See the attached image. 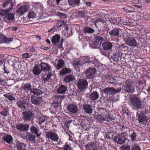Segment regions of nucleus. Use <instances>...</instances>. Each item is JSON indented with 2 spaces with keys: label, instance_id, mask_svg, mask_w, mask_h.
<instances>
[{
  "label": "nucleus",
  "instance_id": "1",
  "mask_svg": "<svg viewBox=\"0 0 150 150\" xmlns=\"http://www.w3.org/2000/svg\"><path fill=\"white\" fill-rule=\"evenodd\" d=\"M121 89L122 88L120 86L117 88H115L113 87H108L103 89L102 91V93L108 97H109V100L110 101L115 102L116 101V100L113 99V96L117 93H120Z\"/></svg>",
  "mask_w": 150,
  "mask_h": 150
},
{
  "label": "nucleus",
  "instance_id": "2",
  "mask_svg": "<svg viewBox=\"0 0 150 150\" xmlns=\"http://www.w3.org/2000/svg\"><path fill=\"white\" fill-rule=\"evenodd\" d=\"M112 42L109 41L105 42L102 44L103 49H101L100 53L103 55L108 56L110 54V50L112 47Z\"/></svg>",
  "mask_w": 150,
  "mask_h": 150
},
{
  "label": "nucleus",
  "instance_id": "3",
  "mask_svg": "<svg viewBox=\"0 0 150 150\" xmlns=\"http://www.w3.org/2000/svg\"><path fill=\"white\" fill-rule=\"evenodd\" d=\"M129 36V34L128 35L126 33H124L122 35L123 39L127 45L131 47H137L138 44L135 39Z\"/></svg>",
  "mask_w": 150,
  "mask_h": 150
},
{
  "label": "nucleus",
  "instance_id": "4",
  "mask_svg": "<svg viewBox=\"0 0 150 150\" xmlns=\"http://www.w3.org/2000/svg\"><path fill=\"white\" fill-rule=\"evenodd\" d=\"M129 102L134 107L138 109H141L143 105L140 98L137 96V95H131L129 98Z\"/></svg>",
  "mask_w": 150,
  "mask_h": 150
},
{
  "label": "nucleus",
  "instance_id": "5",
  "mask_svg": "<svg viewBox=\"0 0 150 150\" xmlns=\"http://www.w3.org/2000/svg\"><path fill=\"white\" fill-rule=\"evenodd\" d=\"M126 54L116 52L111 56V58L114 62L117 63L125 62Z\"/></svg>",
  "mask_w": 150,
  "mask_h": 150
},
{
  "label": "nucleus",
  "instance_id": "6",
  "mask_svg": "<svg viewBox=\"0 0 150 150\" xmlns=\"http://www.w3.org/2000/svg\"><path fill=\"white\" fill-rule=\"evenodd\" d=\"M122 89L126 93H133L135 91V88L132 83L129 80H126L124 83Z\"/></svg>",
  "mask_w": 150,
  "mask_h": 150
},
{
  "label": "nucleus",
  "instance_id": "7",
  "mask_svg": "<svg viewBox=\"0 0 150 150\" xmlns=\"http://www.w3.org/2000/svg\"><path fill=\"white\" fill-rule=\"evenodd\" d=\"M22 118L25 122H28L33 120L34 114L29 109H26L25 111L22 112Z\"/></svg>",
  "mask_w": 150,
  "mask_h": 150
},
{
  "label": "nucleus",
  "instance_id": "8",
  "mask_svg": "<svg viewBox=\"0 0 150 150\" xmlns=\"http://www.w3.org/2000/svg\"><path fill=\"white\" fill-rule=\"evenodd\" d=\"M76 85L79 90L81 91H84L88 87V82L86 79H79L76 83Z\"/></svg>",
  "mask_w": 150,
  "mask_h": 150
},
{
  "label": "nucleus",
  "instance_id": "9",
  "mask_svg": "<svg viewBox=\"0 0 150 150\" xmlns=\"http://www.w3.org/2000/svg\"><path fill=\"white\" fill-rule=\"evenodd\" d=\"M136 116L139 122L144 125H147V117L145 116L143 112H137Z\"/></svg>",
  "mask_w": 150,
  "mask_h": 150
},
{
  "label": "nucleus",
  "instance_id": "10",
  "mask_svg": "<svg viewBox=\"0 0 150 150\" xmlns=\"http://www.w3.org/2000/svg\"><path fill=\"white\" fill-rule=\"evenodd\" d=\"M97 71L94 67L91 68L86 70L85 71L86 77L87 79H92L94 78L95 75L96 74Z\"/></svg>",
  "mask_w": 150,
  "mask_h": 150
},
{
  "label": "nucleus",
  "instance_id": "11",
  "mask_svg": "<svg viewBox=\"0 0 150 150\" xmlns=\"http://www.w3.org/2000/svg\"><path fill=\"white\" fill-rule=\"evenodd\" d=\"M93 47L95 48H99L101 46V43L104 40V39L101 36L96 35L94 39Z\"/></svg>",
  "mask_w": 150,
  "mask_h": 150
},
{
  "label": "nucleus",
  "instance_id": "12",
  "mask_svg": "<svg viewBox=\"0 0 150 150\" xmlns=\"http://www.w3.org/2000/svg\"><path fill=\"white\" fill-rule=\"evenodd\" d=\"M122 29L119 28L115 27L109 32V35L111 37L119 38L121 34Z\"/></svg>",
  "mask_w": 150,
  "mask_h": 150
},
{
  "label": "nucleus",
  "instance_id": "13",
  "mask_svg": "<svg viewBox=\"0 0 150 150\" xmlns=\"http://www.w3.org/2000/svg\"><path fill=\"white\" fill-rule=\"evenodd\" d=\"M31 100L33 104L37 106L40 105L42 101V97L34 95L31 96Z\"/></svg>",
  "mask_w": 150,
  "mask_h": 150
},
{
  "label": "nucleus",
  "instance_id": "14",
  "mask_svg": "<svg viewBox=\"0 0 150 150\" xmlns=\"http://www.w3.org/2000/svg\"><path fill=\"white\" fill-rule=\"evenodd\" d=\"M46 137L52 141L57 142L59 139V137L57 134L52 132H48L46 134Z\"/></svg>",
  "mask_w": 150,
  "mask_h": 150
},
{
  "label": "nucleus",
  "instance_id": "15",
  "mask_svg": "<svg viewBox=\"0 0 150 150\" xmlns=\"http://www.w3.org/2000/svg\"><path fill=\"white\" fill-rule=\"evenodd\" d=\"M125 139L126 137H124L123 134H120L114 137L113 140L115 142L120 144L124 143Z\"/></svg>",
  "mask_w": 150,
  "mask_h": 150
},
{
  "label": "nucleus",
  "instance_id": "16",
  "mask_svg": "<svg viewBox=\"0 0 150 150\" xmlns=\"http://www.w3.org/2000/svg\"><path fill=\"white\" fill-rule=\"evenodd\" d=\"M13 144L16 147L17 150H27L26 148V144L23 142L16 140Z\"/></svg>",
  "mask_w": 150,
  "mask_h": 150
},
{
  "label": "nucleus",
  "instance_id": "17",
  "mask_svg": "<svg viewBox=\"0 0 150 150\" xmlns=\"http://www.w3.org/2000/svg\"><path fill=\"white\" fill-rule=\"evenodd\" d=\"M82 109L86 113L88 114H91L92 113L93 110V106L91 105L86 103L83 104Z\"/></svg>",
  "mask_w": 150,
  "mask_h": 150
},
{
  "label": "nucleus",
  "instance_id": "18",
  "mask_svg": "<svg viewBox=\"0 0 150 150\" xmlns=\"http://www.w3.org/2000/svg\"><path fill=\"white\" fill-rule=\"evenodd\" d=\"M16 127L18 130L21 132H24L28 130L29 125V124H19L17 125Z\"/></svg>",
  "mask_w": 150,
  "mask_h": 150
},
{
  "label": "nucleus",
  "instance_id": "19",
  "mask_svg": "<svg viewBox=\"0 0 150 150\" xmlns=\"http://www.w3.org/2000/svg\"><path fill=\"white\" fill-rule=\"evenodd\" d=\"M87 150H97V144L93 142H88L85 146Z\"/></svg>",
  "mask_w": 150,
  "mask_h": 150
},
{
  "label": "nucleus",
  "instance_id": "20",
  "mask_svg": "<svg viewBox=\"0 0 150 150\" xmlns=\"http://www.w3.org/2000/svg\"><path fill=\"white\" fill-rule=\"evenodd\" d=\"M42 71L44 72L51 71V67L49 64L45 62H42L40 64Z\"/></svg>",
  "mask_w": 150,
  "mask_h": 150
},
{
  "label": "nucleus",
  "instance_id": "21",
  "mask_svg": "<svg viewBox=\"0 0 150 150\" xmlns=\"http://www.w3.org/2000/svg\"><path fill=\"white\" fill-rule=\"evenodd\" d=\"M97 109L98 114L101 117V119L102 120V118H103V117L107 114V110L105 108H97Z\"/></svg>",
  "mask_w": 150,
  "mask_h": 150
},
{
  "label": "nucleus",
  "instance_id": "22",
  "mask_svg": "<svg viewBox=\"0 0 150 150\" xmlns=\"http://www.w3.org/2000/svg\"><path fill=\"white\" fill-rule=\"evenodd\" d=\"M67 110L70 112L72 113H76L78 111V108L76 105L71 104L68 106L67 107Z\"/></svg>",
  "mask_w": 150,
  "mask_h": 150
},
{
  "label": "nucleus",
  "instance_id": "23",
  "mask_svg": "<svg viewBox=\"0 0 150 150\" xmlns=\"http://www.w3.org/2000/svg\"><path fill=\"white\" fill-rule=\"evenodd\" d=\"M15 0H7L5 1L2 4V6L6 8L9 6L11 8H13L15 3Z\"/></svg>",
  "mask_w": 150,
  "mask_h": 150
},
{
  "label": "nucleus",
  "instance_id": "24",
  "mask_svg": "<svg viewBox=\"0 0 150 150\" xmlns=\"http://www.w3.org/2000/svg\"><path fill=\"white\" fill-rule=\"evenodd\" d=\"M26 103V102L24 100H18L16 102V104L17 105L18 107L21 108V111H23L25 110L26 108L25 104Z\"/></svg>",
  "mask_w": 150,
  "mask_h": 150
},
{
  "label": "nucleus",
  "instance_id": "25",
  "mask_svg": "<svg viewBox=\"0 0 150 150\" xmlns=\"http://www.w3.org/2000/svg\"><path fill=\"white\" fill-rule=\"evenodd\" d=\"M12 40L13 39L12 38H8L3 35H0V43H8Z\"/></svg>",
  "mask_w": 150,
  "mask_h": 150
},
{
  "label": "nucleus",
  "instance_id": "26",
  "mask_svg": "<svg viewBox=\"0 0 150 150\" xmlns=\"http://www.w3.org/2000/svg\"><path fill=\"white\" fill-rule=\"evenodd\" d=\"M40 64H37L33 67V72L35 75L40 74L42 71V69H40Z\"/></svg>",
  "mask_w": 150,
  "mask_h": 150
},
{
  "label": "nucleus",
  "instance_id": "27",
  "mask_svg": "<svg viewBox=\"0 0 150 150\" xmlns=\"http://www.w3.org/2000/svg\"><path fill=\"white\" fill-rule=\"evenodd\" d=\"M63 81L65 83H69L75 79V78L74 75L69 74L64 78Z\"/></svg>",
  "mask_w": 150,
  "mask_h": 150
},
{
  "label": "nucleus",
  "instance_id": "28",
  "mask_svg": "<svg viewBox=\"0 0 150 150\" xmlns=\"http://www.w3.org/2000/svg\"><path fill=\"white\" fill-rule=\"evenodd\" d=\"M28 10L27 6H23L19 8L16 11L17 13L21 15H23V13L26 12Z\"/></svg>",
  "mask_w": 150,
  "mask_h": 150
},
{
  "label": "nucleus",
  "instance_id": "29",
  "mask_svg": "<svg viewBox=\"0 0 150 150\" xmlns=\"http://www.w3.org/2000/svg\"><path fill=\"white\" fill-rule=\"evenodd\" d=\"M31 132L33 133H34L37 137H39L41 135L40 132L38 128L33 125L32 126L30 129Z\"/></svg>",
  "mask_w": 150,
  "mask_h": 150
},
{
  "label": "nucleus",
  "instance_id": "30",
  "mask_svg": "<svg viewBox=\"0 0 150 150\" xmlns=\"http://www.w3.org/2000/svg\"><path fill=\"white\" fill-rule=\"evenodd\" d=\"M67 87L63 85L59 86L57 90V92L59 94H62L64 93L67 91Z\"/></svg>",
  "mask_w": 150,
  "mask_h": 150
},
{
  "label": "nucleus",
  "instance_id": "31",
  "mask_svg": "<svg viewBox=\"0 0 150 150\" xmlns=\"http://www.w3.org/2000/svg\"><path fill=\"white\" fill-rule=\"evenodd\" d=\"M94 23L96 26L97 25L98 26L102 24L104 25H107L106 21L103 18H97L96 20L94 21Z\"/></svg>",
  "mask_w": 150,
  "mask_h": 150
},
{
  "label": "nucleus",
  "instance_id": "32",
  "mask_svg": "<svg viewBox=\"0 0 150 150\" xmlns=\"http://www.w3.org/2000/svg\"><path fill=\"white\" fill-rule=\"evenodd\" d=\"M99 96V95L97 91H93L88 96V98L90 100H95L97 99Z\"/></svg>",
  "mask_w": 150,
  "mask_h": 150
},
{
  "label": "nucleus",
  "instance_id": "33",
  "mask_svg": "<svg viewBox=\"0 0 150 150\" xmlns=\"http://www.w3.org/2000/svg\"><path fill=\"white\" fill-rule=\"evenodd\" d=\"M31 93H33L34 95L39 96L43 94L44 91L42 90L39 89L34 88H32Z\"/></svg>",
  "mask_w": 150,
  "mask_h": 150
},
{
  "label": "nucleus",
  "instance_id": "34",
  "mask_svg": "<svg viewBox=\"0 0 150 150\" xmlns=\"http://www.w3.org/2000/svg\"><path fill=\"white\" fill-rule=\"evenodd\" d=\"M3 138L8 144H11L12 142L13 137L10 135L6 134L3 136Z\"/></svg>",
  "mask_w": 150,
  "mask_h": 150
},
{
  "label": "nucleus",
  "instance_id": "35",
  "mask_svg": "<svg viewBox=\"0 0 150 150\" xmlns=\"http://www.w3.org/2000/svg\"><path fill=\"white\" fill-rule=\"evenodd\" d=\"M68 3L70 6L75 7L76 6H79L80 3V0H68Z\"/></svg>",
  "mask_w": 150,
  "mask_h": 150
},
{
  "label": "nucleus",
  "instance_id": "36",
  "mask_svg": "<svg viewBox=\"0 0 150 150\" xmlns=\"http://www.w3.org/2000/svg\"><path fill=\"white\" fill-rule=\"evenodd\" d=\"M105 77L110 83H114L116 81L115 77H112L110 75L106 74L105 75Z\"/></svg>",
  "mask_w": 150,
  "mask_h": 150
},
{
  "label": "nucleus",
  "instance_id": "37",
  "mask_svg": "<svg viewBox=\"0 0 150 150\" xmlns=\"http://www.w3.org/2000/svg\"><path fill=\"white\" fill-rule=\"evenodd\" d=\"M58 63L57 65L56 68L59 70L62 68L64 65V61L62 59H60L58 60Z\"/></svg>",
  "mask_w": 150,
  "mask_h": 150
},
{
  "label": "nucleus",
  "instance_id": "38",
  "mask_svg": "<svg viewBox=\"0 0 150 150\" xmlns=\"http://www.w3.org/2000/svg\"><path fill=\"white\" fill-rule=\"evenodd\" d=\"M60 36L57 34H56L53 36L51 40V42L52 43L55 44L59 42L60 41Z\"/></svg>",
  "mask_w": 150,
  "mask_h": 150
},
{
  "label": "nucleus",
  "instance_id": "39",
  "mask_svg": "<svg viewBox=\"0 0 150 150\" xmlns=\"http://www.w3.org/2000/svg\"><path fill=\"white\" fill-rule=\"evenodd\" d=\"M103 117V118H102V120H106L109 122L115 119L114 117L110 114H108V115H107L106 114Z\"/></svg>",
  "mask_w": 150,
  "mask_h": 150
},
{
  "label": "nucleus",
  "instance_id": "40",
  "mask_svg": "<svg viewBox=\"0 0 150 150\" xmlns=\"http://www.w3.org/2000/svg\"><path fill=\"white\" fill-rule=\"evenodd\" d=\"M26 137L28 140L32 141L33 142H35V135L32 134H30L27 132L26 134Z\"/></svg>",
  "mask_w": 150,
  "mask_h": 150
},
{
  "label": "nucleus",
  "instance_id": "41",
  "mask_svg": "<svg viewBox=\"0 0 150 150\" xmlns=\"http://www.w3.org/2000/svg\"><path fill=\"white\" fill-rule=\"evenodd\" d=\"M4 19H7L9 21H12L14 19V16L12 13H7L4 17Z\"/></svg>",
  "mask_w": 150,
  "mask_h": 150
},
{
  "label": "nucleus",
  "instance_id": "42",
  "mask_svg": "<svg viewBox=\"0 0 150 150\" xmlns=\"http://www.w3.org/2000/svg\"><path fill=\"white\" fill-rule=\"evenodd\" d=\"M71 71L70 68H64L62 69L59 72V74L60 75L63 76L64 74L70 73Z\"/></svg>",
  "mask_w": 150,
  "mask_h": 150
},
{
  "label": "nucleus",
  "instance_id": "43",
  "mask_svg": "<svg viewBox=\"0 0 150 150\" xmlns=\"http://www.w3.org/2000/svg\"><path fill=\"white\" fill-rule=\"evenodd\" d=\"M83 31L85 33L92 34L95 32L93 28L88 27H85L83 29Z\"/></svg>",
  "mask_w": 150,
  "mask_h": 150
},
{
  "label": "nucleus",
  "instance_id": "44",
  "mask_svg": "<svg viewBox=\"0 0 150 150\" xmlns=\"http://www.w3.org/2000/svg\"><path fill=\"white\" fill-rule=\"evenodd\" d=\"M119 19H115L114 17H111L108 19V21L111 24H113L114 25H117L120 22H121L120 20L119 21Z\"/></svg>",
  "mask_w": 150,
  "mask_h": 150
},
{
  "label": "nucleus",
  "instance_id": "45",
  "mask_svg": "<svg viewBox=\"0 0 150 150\" xmlns=\"http://www.w3.org/2000/svg\"><path fill=\"white\" fill-rule=\"evenodd\" d=\"M22 87L23 90H25V91H30L31 93L32 88H31V85L30 83H27L23 84Z\"/></svg>",
  "mask_w": 150,
  "mask_h": 150
},
{
  "label": "nucleus",
  "instance_id": "46",
  "mask_svg": "<svg viewBox=\"0 0 150 150\" xmlns=\"http://www.w3.org/2000/svg\"><path fill=\"white\" fill-rule=\"evenodd\" d=\"M127 130H128V131L129 132V130H128V128H125L124 126H122L121 128V130L123 132L122 133L120 134H123V136L125 137L128 136V133L127 132Z\"/></svg>",
  "mask_w": 150,
  "mask_h": 150
},
{
  "label": "nucleus",
  "instance_id": "47",
  "mask_svg": "<svg viewBox=\"0 0 150 150\" xmlns=\"http://www.w3.org/2000/svg\"><path fill=\"white\" fill-rule=\"evenodd\" d=\"M56 15L63 19L67 18L68 17V16L66 14L63 13L59 12H57L56 13Z\"/></svg>",
  "mask_w": 150,
  "mask_h": 150
},
{
  "label": "nucleus",
  "instance_id": "48",
  "mask_svg": "<svg viewBox=\"0 0 150 150\" xmlns=\"http://www.w3.org/2000/svg\"><path fill=\"white\" fill-rule=\"evenodd\" d=\"M4 96L6 97L8 100L10 101H12L13 100H15V98L13 97L12 94H10L8 93L4 94Z\"/></svg>",
  "mask_w": 150,
  "mask_h": 150
},
{
  "label": "nucleus",
  "instance_id": "49",
  "mask_svg": "<svg viewBox=\"0 0 150 150\" xmlns=\"http://www.w3.org/2000/svg\"><path fill=\"white\" fill-rule=\"evenodd\" d=\"M105 135L107 138L111 139L113 138L114 134L113 132H108L105 133Z\"/></svg>",
  "mask_w": 150,
  "mask_h": 150
},
{
  "label": "nucleus",
  "instance_id": "50",
  "mask_svg": "<svg viewBox=\"0 0 150 150\" xmlns=\"http://www.w3.org/2000/svg\"><path fill=\"white\" fill-rule=\"evenodd\" d=\"M52 72L51 71L48 72V73L46 75V77H45V76L43 77V79L44 81H48L50 79L52 76Z\"/></svg>",
  "mask_w": 150,
  "mask_h": 150
},
{
  "label": "nucleus",
  "instance_id": "51",
  "mask_svg": "<svg viewBox=\"0 0 150 150\" xmlns=\"http://www.w3.org/2000/svg\"><path fill=\"white\" fill-rule=\"evenodd\" d=\"M108 30L106 29H104L102 30H99V31L101 33V34L103 37L107 36L108 35Z\"/></svg>",
  "mask_w": 150,
  "mask_h": 150
},
{
  "label": "nucleus",
  "instance_id": "52",
  "mask_svg": "<svg viewBox=\"0 0 150 150\" xmlns=\"http://www.w3.org/2000/svg\"><path fill=\"white\" fill-rule=\"evenodd\" d=\"M4 110L0 112V114L4 116H7L8 113V108H4Z\"/></svg>",
  "mask_w": 150,
  "mask_h": 150
},
{
  "label": "nucleus",
  "instance_id": "53",
  "mask_svg": "<svg viewBox=\"0 0 150 150\" xmlns=\"http://www.w3.org/2000/svg\"><path fill=\"white\" fill-rule=\"evenodd\" d=\"M125 11L130 12H133L134 11V9L133 8L130 6H126L123 8Z\"/></svg>",
  "mask_w": 150,
  "mask_h": 150
},
{
  "label": "nucleus",
  "instance_id": "54",
  "mask_svg": "<svg viewBox=\"0 0 150 150\" xmlns=\"http://www.w3.org/2000/svg\"><path fill=\"white\" fill-rule=\"evenodd\" d=\"M36 15L35 13L33 11L29 12L28 14V17L30 18H35Z\"/></svg>",
  "mask_w": 150,
  "mask_h": 150
},
{
  "label": "nucleus",
  "instance_id": "55",
  "mask_svg": "<svg viewBox=\"0 0 150 150\" xmlns=\"http://www.w3.org/2000/svg\"><path fill=\"white\" fill-rule=\"evenodd\" d=\"M132 150H141V149L138 144H135L132 146Z\"/></svg>",
  "mask_w": 150,
  "mask_h": 150
},
{
  "label": "nucleus",
  "instance_id": "56",
  "mask_svg": "<svg viewBox=\"0 0 150 150\" xmlns=\"http://www.w3.org/2000/svg\"><path fill=\"white\" fill-rule=\"evenodd\" d=\"M64 21H58L57 22L56 25V26L58 28L60 27L64 24Z\"/></svg>",
  "mask_w": 150,
  "mask_h": 150
},
{
  "label": "nucleus",
  "instance_id": "57",
  "mask_svg": "<svg viewBox=\"0 0 150 150\" xmlns=\"http://www.w3.org/2000/svg\"><path fill=\"white\" fill-rule=\"evenodd\" d=\"M64 96H62L58 95L56 96L55 97L57 101H58L59 103H61L62 101V99L63 98Z\"/></svg>",
  "mask_w": 150,
  "mask_h": 150
},
{
  "label": "nucleus",
  "instance_id": "58",
  "mask_svg": "<svg viewBox=\"0 0 150 150\" xmlns=\"http://www.w3.org/2000/svg\"><path fill=\"white\" fill-rule=\"evenodd\" d=\"M137 135L135 132H133L130 135V137L132 141H134L136 139Z\"/></svg>",
  "mask_w": 150,
  "mask_h": 150
},
{
  "label": "nucleus",
  "instance_id": "59",
  "mask_svg": "<svg viewBox=\"0 0 150 150\" xmlns=\"http://www.w3.org/2000/svg\"><path fill=\"white\" fill-rule=\"evenodd\" d=\"M45 121V118L44 116H43L40 118L38 122L40 125H41V124L42 123L44 122Z\"/></svg>",
  "mask_w": 150,
  "mask_h": 150
},
{
  "label": "nucleus",
  "instance_id": "60",
  "mask_svg": "<svg viewBox=\"0 0 150 150\" xmlns=\"http://www.w3.org/2000/svg\"><path fill=\"white\" fill-rule=\"evenodd\" d=\"M122 150H130V148L129 146L125 145L121 146Z\"/></svg>",
  "mask_w": 150,
  "mask_h": 150
},
{
  "label": "nucleus",
  "instance_id": "61",
  "mask_svg": "<svg viewBox=\"0 0 150 150\" xmlns=\"http://www.w3.org/2000/svg\"><path fill=\"white\" fill-rule=\"evenodd\" d=\"M13 8H11V7H9V8H7L6 10H3V13L4 14V16L6 15L7 13H9V12L10 11L11 9Z\"/></svg>",
  "mask_w": 150,
  "mask_h": 150
},
{
  "label": "nucleus",
  "instance_id": "62",
  "mask_svg": "<svg viewBox=\"0 0 150 150\" xmlns=\"http://www.w3.org/2000/svg\"><path fill=\"white\" fill-rule=\"evenodd\" d=\"M85 14V13L84 12L82 11H79L78 13V15L80 17L83 18Z\"/></svg>",
  "mask_w": 150,
  "mask_h": 150
},
{
  "label": "nucleus",
  "instance_id": "63",
  "mask_svg": "<svg viewBox=\"0 0 150 150\" xmlns=\"http://www.w3.org/2000/svg\"><path fill=\"white\" fill-rule=\"evenodd\" d=\"M4 72L5 73L8 74L9 73V71L5 66H4Z\"/></svg>",
  "mask_w": 150,
  "mask_h": 150
},
{
  "label": "nucleus",
  "instance_id": "64",
  "mask_svg": "<svg viewBox=\"0 0 150 150\" xmlns=\"http://www.w3.org/2000/svg\"><path fill=\"white\" fill-rule=\"evenodd\" d=\"M53 105L54 107H57L59 106V102H58V101H54L53 103Z\"/></svg>",
  "mask_w": 150,
  "mask_h": 150
}]
</instances>
